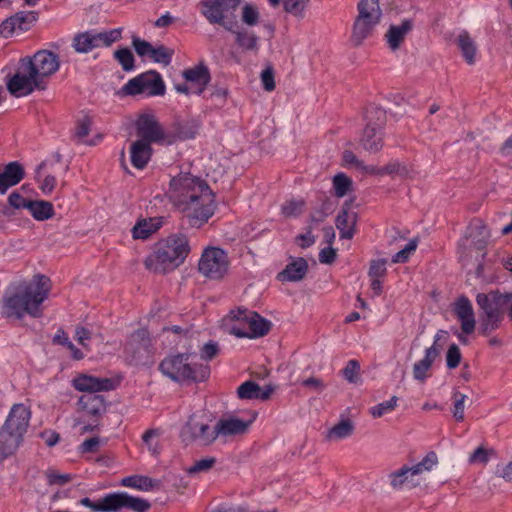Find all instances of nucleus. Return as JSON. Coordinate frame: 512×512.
Listing matches in <instances>:
<instances>
[{"label": "nucleus", "instance_id": "nucleus-1", "mask_svg": "<svg viewBox=\"0 0 512 512\" xmlns=\"http://www.w3.org/2000/svg\"><path fill=\"white\" fill-rule=\"evenodd\" d=\"M170 200L183 213L182 225L200 228L216 210L215 195L202 179L180 173L170 181Z\"/></svg>", "mask_w": 512, "mask_h": 512}, {"label": "nucleus", "instance_id": "nucleus-2", "mask_svg": "<svg viewBox=\"0 0 512 512\" xmlns=\"http://www.w3.org/2000/svg\"><path fill=\"white\" fill-rule=\"evenodd\" d=\"M60 67L57 54L50 50H39L33 56L19 60L16 73L9 77L6 86L14 97L28 96L34 90H44V80L55 74Z\"/></svg>", "mask_w": 512, "mask_h": 512}, {"label": "nucleus", "instance_id": "nucleus-3", "mask_svg": "<svg viewBox=\"0 0 512 512\" xmlns=\"http://www.w3.org/2000/svg\"><path fill=\"white\" fill-rule=\"evenodd\" d=\"M50 279L37 274L30 282H24L8 291L3 297L2 316L22 319L26 314L33 318L43 315L41 304L48 298Z\"/></svg>", "mask_w": 512, "mask_h": 512}, {"label": "nucleus", "instance_id": "nucleus-4", "mask_svg": "<svg viewBox=\"0 0 512 512\" xmlns=\"http://www.w3.org/2000/svg\"><path fill=\"white\" fill-rule=\"evenodd\" d=\"M191 247L184 234H175L159 241L155 250L144 261L145 267L158 274H165L184 262Z\"/></svg>", "mask_w": 512, "mask_h": 512}, {"label": "nucleus", "instance_id": "nucleus-5", "mask_svg": "<svg viewBox=\"0 0 512 512\" xmlns=\"http://www.w3.org/2000/svg\"><path fill=\"white\" fill-rule=\"evenodd\" d=\"M439 465V456L435 451H429L419 462L403 464L387 475L388 485L392 491L412 490L420 487L425 475L432 473Z\"/></svg>", "mask_w": 512, "mask_h": 512}, {"label": "nucleus", "instance_id": "nucleus-6", "mask_svg": "<svg viewBox=\"0 0 512 512\" xmlns=\"http://www.w3.org/2000/svg\"><path fill=\"white\" fill-rule=\"evenodd\" d=\"M189 354H176L163 359L159 365L160 371L175 382L203 381L208 376V368L203 365H193Z\"/></svg>", "mask_w": 512, "mask_h": 512}, {"label": "nucleus", "instance_id": "nucleus-7", "mask_svg": "<svg viewBox=\"0 0 512 512\" xmlns=\"http://www.w3.org/2000/svg\"><path fill=\"white\" fill-rule=\"evenodd\" d=\"M242 0H200V13L212 25H219L226 31L238 27L237 9Z\"/></svg>", "mask_w": 512, "mask_h": 512}, {"label": "nucleus", "instance_id": "nucleus-8", "mask_svg": "<svg viewBox=\"0 0 512 512\" xmlns=\"http://www.w3.org/2000/svg\"><path fill=\"white\" fill-rule=\"evenodd\" d=\"M230 318L234 322L229 332L239 338H257L265 336L271 329L272 324L260 316L257 312L247 309H237L230 312Z\"/></svg>", "mask_w": 512, "mask_h": 512}, {"label": "nucleus", "instance_id": "nucleus-9", "mask_svg": "<svg viewBox=\"0 0 512 512\" xmlns=\"http://www.w3.org/2000/svg\"><path fill=\"white\" fill-rule=\"evenodd\" d=\"M357 9L358 16L353 25L351 39L355 46H360L372 35L374 28L381 20L382 11L379 0H360Z\"/></svg>", "mask_w": 512, "mask_h": 512}, {"label": "nucleus", "instance_id": "nucleus-10", "mask_svg": "<svg viewBox=\"0 0 512 512\" xmlns=\"http://www.w3.org/2000/svg\"><path fill=\"white\" fill-rule=\"evenodd\" d=\"M491 238V231L486 225V223L480 219H473L466 233V241H469L467 245L462 244L461 248L463 251L461 252V259L472 258V251L475 250L476 253H480L481 259H485L486 257V247Z\"/></svg>", "mask_w": 512, "mask_h": 512}, {"label": "nucleus", "instance_id": "nucleus-11", "mask_svg": "<svg viewBox=\"0 0 512 512\" xmlns=\"http://www.w3.org/2000/svg\"><path fill=\"white\" fill-rule=\"evenodd\" d=\"M228 268L229 258L223 249L208 247L202 252L198 270L205 278L220 280L227 274Z\"/></svg>", "mask_w": 512, "mask_h": 512}, {"label": "nucleus", "instance_id": "nucleus-12", "mask_svg": "<svg viewBox=\"0 0 512 512\" xmlns=\"http://www.w3.org/2000/svg\"><path fill=\"white\" fill-rule=\"evenodd\" d=\"M124 354L130 365L147 364L152 356L149 332L141 328L132 333L125 344Z\"/></svg>", "mask_w": 512, "mask_h": 512}, {"label": "nucleus", "instance_id": "nucleus-13", "mask_svg": "<svg viewBox=\"0 0 512 512\" xmlns=\"http://www.w3.org/2000/svg\"><path fill=\"white\" fill-rule=\"evenodd\" d=\"M122 37V29L116 28L109 31L94 33L86 31L74 37L73 47L79 53H87L101 46L109 47Z\"/></svg>", "mask_w": 512, "mask_h": 512}, {"label": "nucleus", "instance_id": "nucleus-14", "mask_svg": "<svg viewBox=\"0 0 512 512\" xmlns=\"http://www.w3.org/2000/svg\"><path fill=\"white\" fill-rule=\"evenodd\" d=\"M180 438L186 445L196 443L200 446H210L216 440L215 426L210 427L195 416H190L180 431Z\"/></svg>", "mask_w": 512, "mask_h": 512}, {"label": "nucleus", "instance_id": "nucleus-15", "mask_svg": "<svg viewBox=\"0 0 512 512\" xmlns=\"http://www.w3.org/2000/svg\"><path fill=\"white\" fill-rule=\"evenodd\" d=\"M123 90L128 95H137L147 92L150 96H159L164 95L165 85L161 75L151 70L129 80Z\"/></svg>", "mask_w": 512, "mask_h": 512}, {"label": "nucleus", "instance_id": "nucleus-16", "mask_svg": "<svg viewBox=\"0 0 512 512\" xmlns=\"http://www.w3.org/2000/svg\"><path fill=\"white\" fill-rule=\"evenodd\" d=\"M136 131L141 138L139 141H145L149 145L162 142L165 139L164 130L155 116L151 114L140 115L136 122Z\"/></svg>", "mask_w": 512, "mask_h": 512}, {"label": "nucleus", "instance_id": "nucleus-17", "mask_svg": "<svg viewBox=\"0 0 512 512\" xmlns=\"http://www.w3.org/2000/svg\"><path fill=\"white\" fill-rule=\"evenodd\" d=\"M31 419V410L24 404H14L2 427L24 437Z\"/></svg>", "mask_w": 512, "mask_h": 512}, {"label": "nucleus", "instance_id": "nucleus-18", "mask_svg": "<svg viewBox=\"0 0 512 512\" xmlns=\"http://www.w3.org/2000/svg\"><path fill=\"white\" fill-rule=\"evenodd\" d=\"M250 424L251 421H245L234 416L221 418L215 424L216 439L220 438L226 441L229 438L244 435L247 433Z\"/></svg>", "mask_w": 512, "mask_h": 512}, {"label": "nucleus", "instance_id": "nucleus-19", "mask_svg": "<svg viewBox=\"0 0 512 512\" xmlns=\"http://www.w3.org/2000/svg\"><path fill=\"white\" fill-rule=\"evenodd\" d=\"M357 220L358 214L352 209V201H345L335 219L340 238L352 239L354 237Z\"/></svg>", "mask_w": 512, "mask_h": 512}, {"label": "nucleus", "instance_id": "nucleus-20", "mask_svg": "<svg viewBox=\"0 0 512 512\" xmlns=\"http://www.w3.org/2000/svg\"><path fill=\"white\" fill-rule=\"evenodd\" d=\"M110 512H119L123 508L134 512H146L151 504L142 498L133 497L125 492L110 493Z\"/></svg>", "mask_w": 512, "mask_h": 512}, {"label": "nucleus", "instance_id": "nucleus-21", "mask_svg": "<svg viewBox=\"0 0 512 512\" xmlns=\"http://www.w3.org/2000/svg\"><path fill=\"white\" fill-rule=\"evenodd\" d=\"M476 301L482 313L503 316V310L507 306V293L501 294L497 290L487 294L479 293L476 296Z\"/></svg>", "mask_w": 512, "mask_h": 512}, {"label": "nucleus", "instance_id": "nucleus-22", "mask_svg": "<svg viewBox=\"0 0 512 512\" xmlns=\"http://www.w3.org/2000/svg\"><path fill=\"white\" fill-rule=\"evenodd\" d=\"M72 383L76 390L93 394L114 389L113 381L110 378H99L85 374L74 378Z\"/></svg>", "mask_w": 512, "mask_h": 512}, {"label": "nucleus", "instance_id": "nucleus-23", "mask_svg": "<svg viewBox=\"0 0 512 512\" xmlns=\"http://www.w3.org/2000/svg\"><path fill=\"white\" fill-rule=\"evenodd\" d=\"M183 78L194 86L193 93L202 94L211 80L208 67L200 62L198 65L185 69L182 72Z\"/></svg>", "mask_w": 512, "mask_h": 512}, {"label": "nucleus", "instance_id": "nucleus-24", "mask_svg": "<svg viewBox=\"0 0 512 512\" xmlns=\"http://www.w3.org/2000/svg\"><path fill=\"white\" fill-rule=\"evenodd\" d=\"M25 177V170L18 161L9 162L0 170V194H5L11 187L20 183Z\"/></svg>", "mask_w": 512, "mask_h": 512}, {"label": "nucleus", "instance_id": "nucleus-25", "mask_svg": "<svg viewBox=\"0 0 512 512\" xmlns=\"http://www.w3.org/2000/svg\"><path fill=\"white\" fill-rule=\"evenodd\" d=\"M79 410L87 416L99 419L107 410V404L104 396L86 393L78 400Z\"/></svg>", "mask_w": 512, "mask_h": 512}, {"label": "nucleus", "instance_id": "nucleus-26", "mask_svg": "<svg viewBox=\"0 0 512 512\" xmlns=\"http://www.w3.org/2000/svg\"><path fill=\"white\" fill-rule=\"evenodd\" d=\"M455 313L461 322V329L465 334H471L475 329V318L472 304L465 296L458 298Z\"/></svg>", "mask_w": 512, "mask_h": 512}, {"label": "nucleus", "instance_id": "nucleus-27", "mask_svg": "<svg viewBox=\"0 0 512 512\" xmlns=\"http://www.w3.org/2000/svg\"><path fill=\"white\" fill-rule=\"evenodd\" d=\"M441 347L430 346L425 350L423 359L413 365L412 373L415 380L423 383L429 376L428 372L435 359L440 355Z\"/></svg>", "mask_w": 512, "mask_h": 512}, {"label": "nucleus", "instance_id": "nucleus-28", "mask_svg": "<svg viewBox=\"0 0 512 512\" xmlns=\"http://www.w3.org/2000/svg\"><path fill=\"white\" fill-rule=\"evenodd\" d=\"M414 21L412 19H405L398 25H390L385 37L389 48L396 51L400 48L408 33L412 31Z\"/></svg>", "mask_w": 512, "mask_h": 512}, {"label": "nucleus", "instance_id": "nucleus-29", "mask_svg": "<svg viewBox=\"0 0 512 512\" xmlns=\"http://www.w3.org/2000/svg\"><path fill=\"white\" fill-rule=\"evenodd\" d=\"M23 441V437L7 430L4 427L0 429V461L13 455Z\"/></svg>", "mask_w": 512, "mask_h": 512}, {"label": "nucleus", "instance_id": "nucleus-30", "mask_svg": "<svg viewBox=\"0 0 512 512\" xmlns=\"http://www.w3.org/2000/svg\"><path fill=\"white\" fill-rule=\"evenodd\" d=\"M308 272L307 261L300 257L289 263L284 270H282L277 278L280 281L297 282L302 280Z\"/></svg>", "mask_w": 512, "mask_h": 512}, {"label": "nucleus", "instance_id": "nucleus-31", "mask_svg": "<svg viewBox=\"0 0 512 512\" xmlns=\"http://www.w3.org/2000/svg\"><path fill=\"white\" fill-rule=\"evenodd\" d=\"M162 219V217L139 219L131 230L133 238L143 240L149 238L161 228L163 224Z\"/></svg>", "mask_w": 512, "mask_h": 512}, {"label": "nucleus", "instance_id": "nucleus-32", "mask_svg": "<svg viewBox=\"0 0 512 512\" xmlns=\"http://www.w3.org/2000/svg\"><path fill=\"white\" fill-rule=\"evenodd\" d=\"M152 155V147L145 141L136 140L130 148V158L132 165L137 169L146 167Z\"/></svg>", "mask_w": 512, "mask_h": 512}, {"label": "nucleus", "instance_id": "nucleus-33", "mask_svg": "<svg viewBox=\"0 0 512 512\" xmlns=\"http://www.w3.org/2000/svg\"><path fill=\"white\" fill-rule=\"evenodd\" d=\"M456 44L465 62L468 65L475 64L477 44L474 41V39L470 36V34L465 30L461 31L456 38Z\"/></svg>", "mask_w": 512, "mask_h": 512}, {"label": "nucleus", "instance_id": "nucleus-34", "mask_svg": "<svg viewBox=\"0 0 512 512\" xmlns=\"http://www.w3.org/2000/svg\"><path fill=\"white\" fill-rule=\"evenodd\" d=\"M360 144L370 153L379 152L383 147V132H378L372 129L371 126H365Z\"/></svg>", "mask_w": 512, "mask_h": 512}, {"label": "nucleus", "instance_id": "nucleus-35", "mask_svg": "<svg viewBox=\"0 0 512 512\" xmlns=\"http://www.w3.org/2000/svg\"><path fill=\"white\" fill-rule=\"evenodd\" d=\"M230 32L235 35V42L243 51L258 52L259 38L254 32L246 29L236 30V28Z\"/></svg>", "mask_w": 512, "mask_h": 512}, {"label": "nucleus", "instance_id": "nucleus-36", "mask_svg": "<svg viewBox=\"0 0 512 512\" xmlns=\"http://www.w3.org/2000/svg\"><path fill=\"white\" fill-rule=\"evenodd\" d=\"M354 429V423L350 419H342L326 432L325 439L332 442L347 438L353 434Z\"/></svg>", "mask_w": 512, "mask_h": 512}, {"label": "nucleus", "instance_id": "nucleus-37", "mask_svg": "<svg viewBox=\"0 0 512 512\" xmlns=\"http://www.w3.org/2000/svg\"><path fill=\"white\" fill-rule=\"evenodd\" d=\"M28 210L37 221H45L54 216L52 203L44 200H31Z\"/></svg>", "mask_w": 512, "mask_h": 512}, {"label": "nucleus", "instance_id": "nucleus-38", "mask_svg": "<svg viewBox=\"0 0 512 512\" xmlns=\"http://www.w3.org/2000/svg\"><path fill=\"white\" fill-rule=\"evenodd\" d=\"M366 126H371L372 129L383 132L386 124V111L380 107L370 106L365 112Z\"/></svg>", "mask_w": 512, "mask_h": 512}, {"label": "nucleus", "instance_id": "nucleus-39", "mask_svg": "<svg viewBox=\"0 0 512 512\" xmlns=\"http://www.w3.org/2000/svg\"><path fill=\"white\" fill-rule=\"evenodd\" d=\"M121 484L126 487L136 488L141 491H149L158 488V481L147 476H128L122 479Z\"/></svg>", "mask_w": 512, "mask_h": 512}, {"label": "nucleus", "instance_id": "nucleus-40", "mask_svg": "<svg viewBox=\"0 0 512 512\" xmlns=\"http://www.w3.org/2000/svg\"><path fill=\"white\" fill-rule=\"evenodd\" d=\"M332 184L335 196L338 198L346 196L352 190L353 186L351 178L344 173L336 174L333 177Z\"/></svg>", "mask_w": 512, "mask_h": 512}, {"label": "nucleus", "instance_id": "nucleus-41", "mask_svg": "<svg viewBox=\"0 0 512 512\" xmlns=\"http://www.w3.org/2000/svg\"><path fill=\"white\" fill-rule=\"evenodd\" d=\"M502 319L503 316L482 313L480 315L479 332L484 336L490 335L492 331L496 330L499 327Z\"/></svg>", "mask_w": 512, "mask_h": 512}, {"label": "nucleus", "instance_id": "nucleus-42", "mask_svg": "<svg viewBox=\"0 0 512 512\" xmlns=\"http://www.w3.org/2000/svg\"><path fill=\"white\" fill-rule=\"evenodd\" d=\"M260 386L254 381H246L237 388V396L242 400L258 399Z\"/></svg>", "mask_w": 512, "mask_h": 512}, {"label": "nucleus", "instance_id": "nucleus-43", "mask_svg": "<svg viewBox=\"0 0 512 512\" xmlns=\"http://www.w3.org/2000/svg\"><path fill=\"white\" fill-rule=\"evenodd\" d=\"M114 57L124 71H131L134 69L135 58L130 49L120 48L114 52Z\"/></svg>", "mask_w": 512, "mask_h": 512}, {"label": "nucleus", "instance_id": "nucleus-44", "mask_svg": "<svg viewBox=\"0 0 512 512\" xmlns=\"http://www.w3.org/2000/svg\"><path fill=\"white\" fill-rule=\"evenodd\" d=\"M411 170L407 165L398 161L389 162L383 167V175L399 176L407 178L410 176Z\"/></svg>", "mask_w": 512, "mask_h": 512}, {"label": "nucleus", "instance_id": "nucleus-45", "mask_svg": "<svg viewBox=\"0 0 512 512\" xmlns=\"http://www.w3.org/2000/svg\"><path fill=\"white\" fill-rule=\"evenodd\" d=\"M260 13L255 5L246 3L242 7L241 20L247 26H255L259 23Z\"/></svg>", "mask_w": 512, "mask_h": 512}, {"label": "nucleus", "instance_id": "nucleus-46", "mask_svg": "<svg viewBox=\"0 0 512 512\" xmlns=\"http://www.w3.org/2000/svg\"><path fill=\"white\" fill-rule=\"evenodd\" d=\"M173 54L174 51L172 49H169L164 45H159L157 47H152L150 58L153 59L154 62L168 65L171 62Z\"/></svg>", "mask_w": 512, "mask_h": 512}, {"label": "nucleus", "instance_id": "nucleus-47", "mask_svg": "<svg viewBox=\"0 0 512 512\" xmlns=\"http://www.w3.org/2000/svg\"><path fill=\"white\" fill-rule=\"evenodd\" d=\"M110 494H107L98 502H93L90 498L85 497L80 500V504L90 508L93 512H110Z\"/></svg>", "mask_w": 512, "mask_h": 512}, {"label": "nucleus", "instance_id": "nucleus-48", "mask_svg": "<svg viewBox=\"0 0 512 512\" xmlns=\"http://www.w3.org/2000/svg\"><path fill=\"white\" fill-rule=\"evenodd\" d=\"M92 126V118L88 115H84L80 119L77 120L74 132V139L81 141L83 138L87 137L91 131Z\"/></svg>", "mask_w": 512, "mask_h": 512}, {"label": "nucleus", "instance_id": "nucleus-49", "mask_svg": "<svg viewBox=\"0 0 512 512\" xmlns=\"http://www.w3.org/2000/svg\"><path fill=\"white\" fill-rule=\"evenodd\" d=\"M398 398L396 396L391 397L390 400L379 403L376 406L370 408V414L374 418L382 417L383 415L393 411L397 406Z\"/></svg>", "mask_w": 512, "mask_h": 512}, {"label": "nucleus", "instance_id": "nucleus-50", "mask_svg": "<svg viewBox=\"0 0 512 512\" xmlns=\"http://www.w3.org/2000/svg\"><path fill=\"white\" fill-rule=\"evenodd\" d=\"M360 364L357 360H349L342 370L343 377L349 383H358L360 382Z\"/></svg>", "mask_w": 512, "mask_h": 512}, {"label": "nucleus", "instance_id": "nucleus-51", "mask_svg": "<svg viewBox=\"0 0 512 512\" xmlns=\"http://www.w3.org/2000/svg\"><path fill=\"white\" fill-rule=\"evenodd\" d=\"M37 19L35 12H24L20 11L13 15V20L15 21L19 30H28L29 25L35 22Z\"/></svg>", "mask_w": 512, "mask_h": 512}, {"label": "nucleus", "instance_id": "nucleus-52", "mask_svg": "<svg viewBox=\"0 0 512 512\" xmlns=\"http://www.w3.org/2000/svg\"><path fill=\"white\" fill-rule=\"evenodd\" d=\"M216 463L215 457H207L194 462L192 466L187 469L188 474H196L200 472H207L213 468Z\"/></svg>", "mask_w": 512, "mask_h": 512}, {"label": "nucleus", "instance_id": "nucleus-53", "mask_svg": "<svg viewBox=\"0 0 512 512\" xmlns=\"http://www.w3.org/2000/svg\"><path fill=\"white\" fill-rule=\"evenodd\" d=\"M453 399H454V407L452 410L453 417L457 422H461L464 420V407H465L464 404H465V400L467 399V396L460 392H455L453 394Z\"/></svg>", "mask_w": 512, "mask_h": 512}, {"label": "nucleus", "instance_id": "nucleus-54", "mask_svg": "<svg viewBox=\"0 0 512 512\" xmlns=\"http://www.w3.org/2000/svg\"><path fill=\"white\" fill-rule=\"evenodd\" d=\"M492 455H494L493 449H485L480 446L470 454L468 461L470 464H487Z\"/></svg>", "mask_w": 512, "mask_h": 512}, {"label": "nucleus", "instance_id": "nucleus-55", "mask_svg": "<svg viewBox=\"0 0 512 512\" xmlns=\"http://www.w3.org/2000/svg\"><path fill=\"white\" fill-rule=\"evenodd\" d=\"M275 70L271 64H268L260 74L264 90L271 92L275 89Z\"/></svg>", "mask_w": 512, "mask_h": 512}, {"label": "nucleus", "instance_id": "nucleus-56", "mask_svg": "<svg viewBox=\"0 0 512 512\" xmlns=\"http://www.w3.org/2000/svg\"><path fill=\"white\" fill-rule=\"evenodd\" d=\"M418 245L417 239H412L410 242L400 251H398L392 258L393 263H404L410 255L416 250Z\"/></svg>", "mask_w": 512, "mask_h": 512}, {"label": "nucleus", "instance_id": "nucleus-57", "mask_svg": "<svg viewBox=\"0 0 512 512\" xmlns=\"http://www.w3.org/2000/svg\"><path fill=\"white\" fill-rule=\"evenodd\" d=\"M304 207V201H288L282 206V214L285 217H297L299 216Z\"/></svg>", "mask_w": 512, "mask_h": 512}, {"label": "nucleus", "instance_id": "nucleus-58", "mask_svg": "<svg viewBox=\"0 0 512 512\" xmlns=\"http://www.w3.org/2000/svg\"><path fill=\"white\" fill-rule=\"evenodd\" d=\"M386 264L387 261L385 259H376L370 262V267L368 271V275L371 278H381L386 274Z\"/></svg>", "mask_w": 512, "mask_h": 512}, {"label": "nucleus", "instance_id": "nucleus-59", "mask_svg": "<svg viewBox=\"0 0 512 512\" xmlns=\"http://www.w3.org/2000/svg\"><path fill=\"white\" fill-rule=\"evenodd\" d=\"M461 361L460 349L456 344H451L446 354L447 367L450 369L456 368Z\"/></svg>", "mask_w": 512, "mask_h": 512}, {"label": "nucleus", "instance_id": "nucleus-60", "mask_svg": "<svg viewBox=\"0 0 512 512\" xmlns=\"http://www.w3.org/2000/svg\"><path fill=\"white\" fill-rule=\"evenodd\" d=\"M283 8L294 16H302L305 6L303 0H283Z\"/></svg>", "mask_w": 512, "mask_h": 512}, {"label": "nucleus", "instance_id": "nucleus-61", "mask_svg": "<svg viewBox=\"0 0 512 512\" xmlns=\"http://www.w3.org/2000/svg\"><path fill=\"white\" fill-rule=\"evenodd\" d=\"M132 46L139 56H141V57L149 56L150 57L153 46L148 41L140 39L139 37H133Z\"/></svg>", "mask_w": 512, "mask_h": 512}, {"label": "nucleus", "instance_id": "nucleus-62", "mask_svg": "<svg viewBox=\"0 0 512 512\" xmlns=\"http://www.w3.org/2000/svg\"><path fill=\"white\" fill-rule=\"evenodd\" d=\"M158 435L159 431L157 429H149L142 436L143 442L148 446V449L152 454L159 453L158 443H153L152 441L153 438L157 437Z\"/></svg>", "mask_w": 512, "mask_h": 512}, {"label": "nucleus", "instance_id": "nucleus-63", "mask_svg": "<svg viewBox=\"0 0 512 512\" xmlns=\"http://www.w3.org/2000/svg\"><path fill=\"white\" fill-rule=\"evenodd\" d=\"M219 353V346L214 341H209L201 348V359L209 361L217 356Z\"/></svg>", "mask_w": 512, "mask_h": 512}, {"label": "nucleus", "instance_id": "nucleus-64", "mask_svg": "<svg viewBox=\"0 0 512 512\" xmlns=\"http://www.w3.org/2000/svg\"><path fill=\"white\" fill-rule=\"evenodd\" d=\"M48 484L50 485H64L72 480L71 474H60L56 471H48L46 473Z\"/></svg>", "mask_w": 512, "mask_h": 512}]
</instances>
